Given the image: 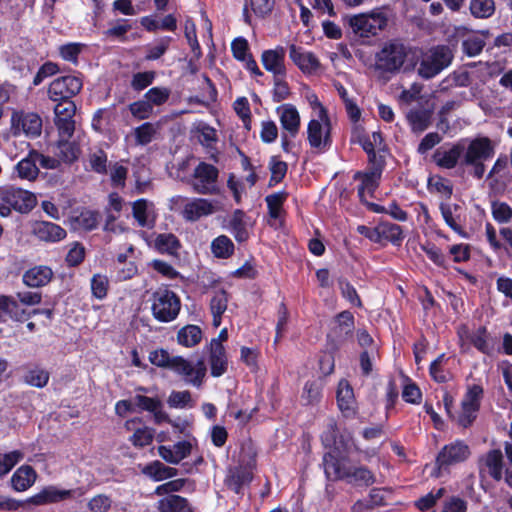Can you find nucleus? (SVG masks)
Returning <instances> with one entry per match:
<instances>
[{
    "label": "nucleus",
    "mask_w": 512,
    "mask_h": 512,
    "mask_svg": "<svg viewBox=\"0 0 512 512\" xmlns=\"http://www.w3.org/2000/svg\"><path fill=\"white\" fill-rule=\"evenodd\" d=\"M108 278L102 274H95L91 279V291L97 299H103L108 291Z\"/></svg>",
    "instance_id": "obj_54"
},
{
    "label": "nucleus",
    "mask_w": 512,
    "mask_h": 512,
    "mask_svg": "<svg viewBox=\"0 0 512 512\" xmlns=\"http://www.w3.org/2000/svg\"><path fill=\"white\" fill-rule=\"evenodd\" d=\"M289 57L293 63L305 74H313L320 68V61L317 56L306 51L302 47L291 44L289 46Z\"/></svg>",
    "instance_id": "obj_18"
},
{
    "label": "nucleus",
    "mask_w": 512,
    "mask_h": 512,
    "mask_svg": "<svg viewBox=\"0 0 512 512\" xmlns=\"http://www.w3.org/2000/svg\"><path fill=\"white\" fill-rule=\"evenodd\" d=\"M90 168L99 174L107 172V154L102 149H96L89 154Z\"/></svg>",
    "instance_id": "obj_49"
},
{
    "label": "nucleus",
    "mask_w": 512,
    "mask_h": 512,
    "mask_svg": "<svg viewBox=\"0 0 512 512\" xmlns=\"http://www.w3.org/2000/svg\"><path fill=\"white\" fill-rule=\"evenodd\" d=\"M53 278V271L49 266H34L22 276L23 283L32 288H39L47 285Z\"/></svg>",
    "instance_id": "obj_24"
},
{
    "label": "nucleus",
    "mask_w": 512,
    "mask_h": 512,
    "mask_svg": "<svg viewBox=\"0 0 512 512\" xmlns=\"http://www.w3.org/2000/svg\"><path fill=\"white\" fill-rule=\"evenodd\" d=\"M1 200L11 205L19 213L30 212L37 203L36 196L33 193L12 186L2 190Z\"/></svg>",
    "instance_id": "obj_12"
},
{
    "label": "nucleus",
    "mask_w": 512,
    "mask_h": 512,
    "mask_svg": "<svg viewBox=\"0 0 512 512\" xmlns=\"http://www.w3.org/2000/svg\"><path fill=\"white\" fill-rule=\"evenodd\" d=\"M191 444L188 441H180L172 446H159V456L168 463L178 464L191 453Z\"/></svg>",
    "instance_id": "obj_25"
},
{
    "label": "nucleus",
    "mask_w": 512,
    "mask_h": 512,
    "mask_svg": "<svg viewBox=\"0 0 512 512\" xmlns=\"http://www.w3.org/2000/svg\"><path fill=\"white\" fill-rule=\"evenodd\" d=\"M409 48L398 40H391L376 54V65L386 72H396L403 66Z\"/></svg>",
    "instance_id": "obj_5"
},
{
    "label": "nucleus",
    "mask_w": 512,
    "mask_h": 512,
    "mask_svg": "<svg viewBox=\"0 0 512 512\" xmlns=\"http://www.w3.org/2000/svg\"><path fill=\"white\" fill-rule=\"evenodd\" d=\"M23 453L15 450L5 454L3 457L0 456V476L9 473L12 468L22 460Z\"/></svg>",
    "instance_id": "obj_52"
},
{
    "label": "nucleus",
    "mask_w": 512,
    "mask_h": 512,
    "mask_svg": "<svg viewBox=\"0 0 512 512\" xmlns=\"http://www.w3.org/2000/svg\"><path fill=\"white\" fill-rule=\"evenodd\" d=\"M160 512H193L188 501L178 495H168L158 501Z\"/></svg>",
    "instance_id": "obj_36"
},
{
    "label": "nucleus",
    "mask_w": 512,
    "mask_h": 512,
    "mask_svg": "<svg viewBox=\"0 0 512 512\" xmlns=\"http://www.w3.org/2000/svg\"><path fill=\"white\" fill-rule=\"evenodd\" d=\"M209 364L213 377H220L226 373L228 359L224 347L214 346V348H209Z\"/></svg>",
    "instance_id": "obj_31"
},
{
    "label": "nucleus",
    "mask_w": 512,
    "mask_h": 512,
    "mask_svg": "<svg viewBox=\"0 0 512 512\" xmlns=\"http://www.w3.org/2000/svg\"><path fill=\"white\" fill-rule=\"evenodd\" d=\"M484 46V39L478 35L468 36L462 42L463 51L470 57L480 54Z\"/></svg>",
    "instance_id": "obj_50"
},
{
    "label": "nucleus",
    "mask_w": 512,
    "mask_h": 512,
    "mask_svg": "<svg viewBox=\"0 0 512 512\" xmlns=\"http://www.w3.org/2000/svg\"><path fill=\"white\" fill-rule=\"evenodd\" d=\"M338 407L345 417L356 414V400L353 389L347 380L342 379L337 388Z\"/></svg>",
    "instance_id": "obj_22"
},
{
    "label": "nucleus",
    "mask_w": 512,
    "mask_h": 512,
    "mask_svg": "<svg viewBox=\"0 0 512 512\" xmlns=\"http://www.w3.org/2000/svg\"><path fill=\"white\" fill-rule=\"evenodd\" d=\"M285 49L277 46L274 49L264 50L261 54V62L266 71L273 74V77L286 76Z\"/></svg>",
    "instance_id": "obj_17"
},
{
    "label": "nucleus",
    "mask_w": 512,
    "mask_h": 512,
    "mask_svg": "<svg viewBox=\"0 0 512 512\" xmlns=\"http://www.w3.org/2000/svg\"><path fill=\"white\" fill-rule=\"evenodd\" d=\"M171 42L170 37H163L159 39L154 45L147 47V54L145 58L147 60H157L165 54Z\"/></svg>",
    "instance_id": "obj_56"
},
{
    "label": "nucleus",
    "mask_w": 512,
    "mask_h": 512,
    "mask_svg": "<svg viewBox=\"0 0 512 512\" xmlns=\"http://www.w3.org/2000/svg\"><path fill=\"white\" fill-rule=\"evenodd\" d=\"M11 124L15 134L22 132L28 137H37L42 131V119L33 112H14Z\"/></svg>",
    "instance_id": "obj_14"
},
{
    "label": "nucleus",
    "mask_w": 512,
    "mask_h": 512,
    "mask_svg": "<svg viewBox=\"0 0 512 512\" xmlns=\"http://www.w3.org/2000/svg\"><path fill=\"white\" fill-rule=\"evenodd\" d=\"M231 50L234 58L239 61H245L251 56L248 41L244 37L235 38L231 43Z\"/></svg>",
    "instance_id": "obj_59"
},
{
    "label": "nucleus",
    "mask_w": 512,
    "mask_h": 512,
    "mask_svg": "<svg viewBox=\"0 0 512 512\" xmlns=\"http://www.w3.org/2000/svg\"><path fill=\"white\" fill-rule=\"evenodd\" d=\"M339 289L341 291L342 296L349 301L352 305L361 307L362 302L361 299L354 288V286L347 280L340 278L338 280Z\"/></svg>",
    "instance_id": "obj_51"
},
{
    "label": "nucleus",
    "mask_w": 512,
    "mask_h": 512,
    "mask_svg": "<svg viewBox=\"0 0 512 512\" xmlns=\"http://www.w3.org/2000/svg\"><path fill=\"white\" fill-rule=\"evenodd\" d=\"M228 301V294L225 290L214 291L210 300V311L213 316V326L216 328L221 325L222 315L227 309Z\"/></svg>",
    "instance_id": "obj_29"
},
{
    "label": "nucleus",
    "mask_w": 512,
    "mask_h": 512,
    "mask_svg": "<svg viewBox=\"0 0 512 512\" xmlns=\"http://www.w3.org/2000/svg\"><path fill=\"white\" fill-rule=\"evenodd\" d=\"M281 127L289 137L295 138L300 130L301 118L297 108L292 104H283L276 109Z\"/></svg>",
    "instance_id": "obj_19"
},
{
    "label": "nucleus",
    "mask_w": 512,
    "mask_h": 512,
    "mask_svg": "<svg viewBox=\"0 0 512 512\" xmlns=\"http://www.w3.org/2000/svg\"><path fill=\"white\" fill-rule=\"evenodd\" d=\"M470 455L469 446L463 441L457 440L445 445L437 456V464L440 468L465 461Z\"/></svg>",
    "instance_id": "obj_15"
},
{
    "label": "nucleus",
    "mask_w": 512,
    "mask_h": 512,
    "mask_svg": "<svg viewBox=\"0 0 512 512\" xmlns=\"http://www.w3.org/2000/svg\"><path fill=\"white\" fill-rule=\"evenodd\" d=\"M49 378L50 374L47 370L40 367H34L26 372L24 382L36 388H43L47 385Z\"/></svg>",
    "instance_id": "obj_42"
},
{
    "label": "nucleus",
    "mask_w": 512,
    "mask_h": 512,
    "mask_svg": "<svg viewBox=\"0 0 512 512\" xmlns=\"http://www.w3.org/2000/svg\"><path fill=\"white\" fill-rule=\"evenodd\" d=\"M129 110L131 114L139 120L147 119L153 113V108L145 98L131 103L129 105Z\"/></svg>",
    "instance_id": "obj_57"
},
{
    "label": "nucleus",
    "mask_w": 512,
    "mask_h": 512,
    "mask_svg": "<svg viewBox=\"0 0 512 512\" xmlns=\"http://www.w3.org/2000/svg\"><path fill=\"white\" fill-rule=\"evenodd\" d=\"M453 59V54L447 46H437L429 51L422 59L418 68V74L425 79H430L448 67Z\"/></svg>",
    "instance_id": "obj_6"
},
{
    "label": "nucleus",
    "mask_w": 512,
    "mask_h": 512,
    "mask_svg": "<svg viewBox=\"0 0 512 512\" xmlns=\"http://www.w3.org/2000/svg\"><path fill=\"white\" fill-rule=\"evenodd\" d=\"M32 233L41 241L57 242L66 237V231L59 225L47 222L37 221L32 226Z\"/></svg>",
    "instance_id": "obj_23"
},
{
    "label": "nucleus",
    "mask_w": 512,
    "mask_h": 512,
    "mask_svg": "<svg viewBox=\"0 0 512 512\" xmlns=\"http://www.w3.org/2000/svg\"><path fill=\"white\" fill-rule=\"evenodd\" d=\"M212 253L218 258H227L234 251L233 242L225 235L218 236L212 241Z\"/></svg>",
    "instance_id": "obj_44"
},
{
    "label": "nucleus",
    "mask_w": 512,
    "mask_h": 512,
    "mask_svg": "<svg viewBox=\"0 0 512 512\" xmlns=\"http://www.w3.org/2000/svg\"><path fill=\"white\" fill-rule=\"evenodd\" d=\"M31 316L30 312L21 307L20 302L12 296H0V322H5L7 317L22 322Z\"/></svg>",
    "instance_id": "obj_21"
},
{
    "label": "nucleus",
    "mask_w": 512,
    "mask_h": 512,
    "mask_svg": "<svg viewBox=\"0 0 512 512\" xmlns=\"http://www.w3.org/2000/svg\"><path fill=\"white\" fill-rule=\"evenodd\" d=\"M196 131L199 142L206 147H211L217 141L216 130L208 125L200 124Z\"/></svg>",
    "instance_id": "obj_60"
},
{
    "label": "nucleus",
    "mask_w": 512,
    "mask_h": 512,
    "mask_svg": "<svg viewBox=\"0 0 512 512\" xmlns=\"http://www.w3.org/2000/svg\"><path fill=\"white\" fill-rule=\"evenodd\" d=\"M495 155V144L488 137H477L471 140L467 147L464 146L462 164L472 168V175L481 179L486 167L484 162Z\"/></svg>",
    "instance_id": "obj_2"
},
{
    "label": "nucleus",
    "mask_w": 512,
    "mask_h": 512,
    "mask_svg": "<svg viewBox=\"0 0 512 512\" xmlns=\"http://www.w3.org/2000/svg\"><path fill=\"white\" fill-rule=\"evenodd\" d=\"M112 505L110 497L104 494L94 496L88 503L91 512H107Z\"/></svg>",
    "instance_id": "obj_64"
},
{
    "label": "nucleus",
    "mask_w": 512,
    "mask_h": 512,
    "mask_svg": "<svg viewBox=\"0 0 512 512\" xmlns=\"http://www.w3.org/2000/svg\"><path fill=\"white\" fill-rule=\"evenodd\" d=\"M321 398V387L315 382H307L303 389L302 399L307 404L317 403Z\"/></svg>",
    "instance_id": "obj_62"
},
{
    "label": "nucleus",
    "mask_w": 512,
    "mask_h": 512,
    "mask_svg": "<svg viewBox=\"0 0 512 512\" xmlns=\"http://www.w3.org/2000/svg\"><path fill=\"white\" fill-rule=\"evenodd\" d=\"M155 247L162 253L175 254L180 247V243L174 234L163 233L156 237Z\"/></svg>",
    "instance_id": "obj_43"
},
{
    "label": "nucleus",
    "mask_w": 512,
    "mask_h": 512,
    "mask_svg": "<svg viewBox=\"0 0 512 512\" xmlns=\"http://www.w3.org/2000/svg\"><path fill=\"white\" fill-rule=\"evenodd\" d=\"M132 214L140 227L148 229L154 227L157 214L153 202L147 199L136 200L132 203Z\"/></svg>",
    "instance_id": "obj_20"
},
{
    "label": "nucleus",
    "mask_w": 512,
    "mask_h": 512,
    "mask_svg": "<svg viewBox=\"0 0 512 512\" xmlns=\"http://www.w3.org/2000/svg\"><path fill=\"white\" fill-rule=\"evenodd\" d=\"M307 139L312 148L320 151L331 145V122L329 115L312 117L307 126Z\"/></svg>",
    "instance_id": "obj_9"
},
{
    "label": "nucleus",
    "mask_w": 512,
    "mask_h": 512,
    "mask_svg": "<svg viewBox=\"0 0 512 512\" xmlns=\"http://www.w3.org/2000/svg\"><path fill=\"white\" fill-rule=\"evenodd\" d=\"M36 164L32 150H30L27 156L15 165L14 171L22 180L35 181L39 175V168Z\"/></svg>",
    "instance_id": "obj_30"
},
{
    "label": "nucleus",
    "mask_w": 512,
    "mask_h": 512,
    "mask_svg": "<svg viewBox=\"0 0 512 512\" xmlns=\"http://www.w3.org/2000/svg\"><path fill=\"white\" fill-rule=\"evenodd\" d=\"M218 169L206 162H200L194 169L191 179V186L194 192L202 195H215L218 189Z\"/></svg>",
    "instance_id": "obj_7"
},
{
    "label": "nucleus",
    "mask_w": 512,
    "mask_h": 512,
    "mask_svg": "<svg viewBox=\"0 0 512 512\" xmlns=\"http://www.w3.org/2000/svg\"><path fill=\"white\" fill-rule=\"evenodd\" d=\"M202 339V330L197 325H186L177 333V341L184 347H194Z\"/></svg>",
    "instance_id": "obj_38"
},
{
    "label": "nucleus",
    "mask_w": 512,
    "mask_h": 512,
    "mask_svg": "<svg viewBox=\"0 0 512 512\" xmlns=\"http://www.w3.org/2000/svg\"><path fill=\"white\" fill-rule=\"evenodd\" d=\"M81 88L82 81L78 77L62 76L50 83L48 96L54 102L71 101Z\"/></svg>",
    "instance_id": "obj_10"
},
{
    "label": "nucleus",
    "mask_w": 512,
    "mask_h": 512,
    "mask_svg": "<svg viewBox=\"0 0 512 512\" xmlns=\"http://www.w3.org/2000/svg\"><path fill=\"white\" fill-rule=\"evenodd\" d=\"M142 473L154 481H163L175 477L178 474V471L176 468L166 466L162 462L156 460L143 467Z\"/></svg>",
    "instance_id": "obj_33"
},
{
    "label": "nucleus",
    "mask_w": 512,
    "mask_h": 512,
    "mask_svg": "<svg viewBox=\"0 0 512 512\" xmlns=\"http://www.w3.org/2000/svg\"><path fill=\"white\" fill-rule=\"evenodd\" d=\"M181 309V301L173 291L159 289L152 294L151 311L159 322L167 323L175 320Z\"/></svg>",
    "instance_id": "obj_3"
},
{
    "label": "nucleus",
    "mask_w": 512,
    "mask_h": 512,
    "mask_svg": "<svg viewBox=\"0 0 512 512\" xmlns=\"http://www.w3.org/2000/svg\"><path fill=\"white\" fill-rule=\"evenodd\" d=\"M175 356H170L166 350L160 349L152 351L149 360L153 365L163 368L172 369V362Z\"/></svg>",
    "instance_id": "obj_61"
},
{
    "label": "nucleus",
    "mask_w": 512,
    "mask_h": 512,
    "mask_svg": "<svg viewBox=\"0 0 512 512\" xmlns=\"http://www.w3.org/2000/svg\"><path fill=\"white\" fill-rule=\"evenodd\" d=\"M37 478L35 470L29 465L20 466L11 477V485L15 491L22 492L30 488Z\"/></svg>",
    "instance_id": "obj_27"
},
{
    "label": "nucleus",
    "mask_w": 512,
    "mask_h": 512,
    "mask_svg": "<svg viewBox=\"0 0 512 512\" xmlns=\"http://www.w3.org/2000/svg\"><path fill=\"white\" fill-rule=\"evenodd\" d=\"M167 403L172 408H185L194 406L191 393L187 390L172 391L168 397Z\"/></svg>",
    "instance_id": "obj_48"
},
{
    "label": "nucleus",
    "mask_w": 512,
    "mask_h": 512,
    "mask_svg": "<svg viewBox=\"0 0 512 512\" xmlns=\"http://www.w3.org/2000/svg\"><path fill=\"white\" fill-rule=\"evenodd\" d=\"M473 346L480 352L491 355L494 351L495 339H493L487 332L485 327H480L470 337Z\"/></svg>",
    "instance_id": "obj_39"
},
{
    "label": "nucleus",
    "mask_w": 512,
    "mask_h": 512,
    "mask_svg": "<svg viewBox=\"0 0 512 512\" xmlns=\"http://www.w3.org/2000/svg\"><path fill=\"white\" fill-rule=\"evenodd\" d=\"M381 234L393 244H400L404 235L401 227L393 223H382L380 226Z\"/></svg>",
    "instance_id": "obj_53"
},
{
    "label": "nucleus",
    "mask_w": 512,
    "mask_h": 512,
    "mask_svg": "<svg viewBox=\"0 0 512 512\" xmlns=\"http://www.w3.org/2000/svg\"><path fill=\"white\" fill-rule=\"evenodd\" d=\"M384 164V160L376 161V164H370L366 172H357L355 174L354 178L361 181L358 187V196L361 201H366V196H372L378 187Z\"/></svg>",
    "instance_id": "obj_13"
},
{
    "label": "nucleus",
    "mask_w": 512,
    "mask_h": 512,
    "mask_svg": "<svg viewBox=\"0 0 512 512\" xmlns=\"http://www.w3.org/2000/svg\"><path fill=\"white\" fill-rule=\"evenodd\" d=\"M482 394H483V389L481 386H479V385L471 386L468 389V391L462 401L461 406L469 407V408L473 407V408L479 410L480 399L482 397Z\"/></svg>",
    "instance_id": "obj_58"
},
{
    "label": "nucleus",
    "mask_w": 512,
    "mask_h": 512,
    "mask_svg": "<svg viewBox=\"0 0 512 512\" xmlns=\"http://www.w3.org/2000/svg\"><path fill=\"white\" fill-rule=\"evenodd\" d=\"M348 23L355 35L369 38L385 29L388 18L385 13L376 9L370 13L353 15L349 17Z\"/></svg>",
    "instance_id": "obj_4"
},
{
    "label": "nucleus",
    "mask_w": 512,
    "mask_h": 512,
    "mask_svg": "<svg viewBox=\"0 0 512 512\" xmlns=\"http://www.w3.org/2000/svg\"><path fill=\"white\" fill-rule=\"evenodd\" d=\"M407 120L415 133H421L431 124L432 111L423 109H412L407 113Z\"/></svg>",
    "instance_id": "obj_35"
},
{
    "label": "nucleus",
    "mask_w": 512,
    "mask_h": 512,
    "mask_svg": "<svg viewBox=\"0 0 512 512\" xmlns=\"http://www.w3.org/2000/svg\"><path fill=\"white\" fill-rule=\"evenodd\" d=\"M464 145L462 143L454 144L448 150L438 149L433 155L435 163L445 169H453L458 161L463 157Z\"/></svg>",
    "instance_id": "obj_26"
},
{
    "label": "nucleus",
    "mask_w": 512,
    "mask_h": 512,
    "mask_svg": "<svg viewBox=\"0 0 512 512\" xmlns=\"http://www.w3.org/2000/svg\"><path fill=\"white\" fill-rule=\"evenodd\" d=\"M155 73L153 71L139 72L133 75L131 87L134 90L141 91L148 87L154 80Z\"/></svg>",
    "instance_id": "obj_63"
},
{
    "label": "nucleus",
    "mask_w": 512,
    "mask_h": 512,
    "mask_svg": "<svg viewBox=\"0 0 512 512\" xmlns=\"http://www.w3.org/2000/svg\"><path fill=\"white\" fill-rule=\"evenodd\" d=\"M244 217L245 214L241 210H236L230 221V227L237 241H245L248 238Z\"/></svg>",
    "instance_id": "obj_45"
},
{
    "label": "nucleus",
    "mask_w": 512,
    "mask_h": 512,
    "mask_svg": "<svg viewBox=\"0 0 512 512\" xmlns=\"http://www.w3.org/2000/svg\"><path fill=\"white\" fill-rule=\"evenodd\" d=\"M170 93V89L166 87H153L145 93L144 98L153 108L154 106H160L167 102L170 97Z\"/></svg>",
    "instance_id": "obj_47"
},
{
    "label": "nucleus",
    "mask_w": 512,
    "mask_h": 512,
    "mask_svg": "<svg viewBox=\"0 0 512 512\" xmlns=\"http://www.w3.org/2000/svg\"><path fill=\"white\" fill-rule=\"evenodd\" d=\"M72 493V490H63L50 486L36 494L33 497V501L35 504L38 505L56 503L69 498L72 495Z\"/></svg>",
    "instance_id": "obj_34"
},
{
    "label": "nucleus",
    "mask_w": 512,
    "mask_h": 512,
    "mask_svg": "<svg viewBox=\"0 0 512 512\" xmlns=\"http://www.w3.org/2000/svg\"><path fill=\"white\" fill-rule=\"evenodd\" d=\"M439 209L445 223L457 234L462 237H467V233L464 231L462 226L459 224L460 215L458 211L460 206L457 204L440 203Z\"/></svg>",
    "instance_id": "obj_28"
},
{
    "label": "nucleus",
    "mask_w": 512,
    "mask_h": 512,
    "mask_svg": "<svg viewBox=\"0 0 512 512\" xmlns=\"http://www.w3.org/2000/svg\"><path fill=\"white\" fill-rule=\"evenodd\" d=\"M251 479L252 473L247 468L240 466L229 470L225 484L235 493H240L242 486L249 483Z\"/></svg>",
    "instance_id": "obj_32"
},
{
    "label": "nucleus",
    "mask_w": 512,
    "mask_h": 512,
    "mask_svg": "<svg viewBox=\"0 0 512 512\" xmlns=\"http://www.w3.org/2000/svg\"><path fill=\"white\" fill-rule=\"evenodd\" d=\"M286 197L287 194L285 192L274 193L266 197L269 214L272 218H278L280 216L282 204Z\"/></svg>",
    "instance_id": "obj_55"
},
{
    "label": "nucleus",
    "mask_w": 512,
    "mask_h": 512,
    "mask_svg": "<svg viewBox=\"0 0 512 512\" xmlns=\"http://www.w3.org/2000/svg\"><path fill=\"white\" fill-rule=\"evenodd\" d=\"M489 475L496 481L502 479L503 455L499 449L490 450L483 458Z\"/></svg>",
    "instance_id": "obj_37"
},
{
    "label": "nucleus",
    "mask_w": 512,
    "mask_h": 512,
    "mask_svg": "<svg viewBox=\"0 0 512 512\" xmlns=\"http://www.w3.org/2000/svg\"><path fill=\"white\" fill-rule=\"evenodd\" d=\"M470 11L475 18L486 19L495 12L494 0H471Z\"/></svg>",
    "instance_id": "obj_41"
},
{
    "label": "nucleus",
    "mask_w": 512,
    "mask_h": 512,
    "mask_svg": "<svg viewBox=\"0 0 512 512\" xmlns=\"http://www.w3.org/2000/svg\"><path fill=\"white\" fill-rule=\"evenodd\" d=\"M491 213L494 220L500 224L508 223L512 219V208L505 202H492Z\"/></svg>",
    "instance_id": "obj_46"
},
{
    "label": "nucleus",
    "mask_w": 512,
    "mask_h": 512,
    "mask_svg": "<svg viewBox=\"0 0 512 512\" xmlns=\"http://www.w3.org/2000/svg\"><path fill=\"white\" fill-rule=\"evenodd\" d=\"M324 473L332 481H345L356 487H368L376 482L372 471L363 465H354L348 458H338L332 453L323 456Z\"/></svg>",
    "instance_id": "obj_1"
},
{
    "label": "nucleus",
    "mask_w": 512,
    "mask_h": 512,
    "mask_svg": "<svg viewBox=\"0 0 512 512\" xmlns=\"http://www.w3.org/2000/svg\"><path fill=\"white\" fill-rule=\"evenodd\" d=\"M171 370L182 376L186 383L195 387H200L203 384L207 372L203 360H199L195 365H193L182 356L174 357Z\"/></svg>",
    "instance_id": "obj_11"
},
{
    "label": "nucleus",
    "mask_w": 512,
    "mask_h": 512,
    "mask_svg": "<svg viewBox=\"0 0 512 512\" xmlns=\"http://www.w3.org/2000/svg\"><path fill=\"white\" fill-rule=\"evenodd\" d=\"M158 131V125L145 122L134 129L135 143L137 145H147L154 139Z\"/></svg>",
    "instance_id": "obj_40"
},
{
    "label": "nucleus",
    "mask_w": 512,
    "mask_h": 512,
    "mask_svg": "<svg viewBox=\"0 0 512 512\" xmlns=\"http://www.w3.org/2000/svg\"><path fill=\"white\" fill-rule=\"evenodd\" d=\"M124 427L127 431H132L129 441L134 447L142 448L152 443L155 430L142 424V419L135 417L125 422Z\"/></svg>",
    "instance_id": "obj_16"
},
{
    "label": "nucleus",
    "mask_w": 512,
    "mask_h": 512,
    "mask_svg": "<svg viewBox=\"0 0 512 512\" xmlns=\"http://www.w3.org/2000/svg\"><path fill=\"white\" fill-rule=\"evenodd\" d=\"M177 202H181V216L188 222H196L202 217H208L219 210L218 202L207 198H184L178 196Z\"/></svg>",
    "instance_id": "obj_8"
}]
</instances>
